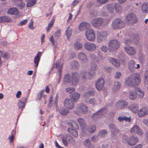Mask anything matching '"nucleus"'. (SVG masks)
I'll list each match as a JSON object with an SVG mask.
<instances>
[{"mask_svg":"<svg viewBox=\"0 0 148 148\" xmlns=\"http://www.w3.org/2000/svg\"><path fill=\"white\" fill-rule=\"evenodd\" d=\"M97 67V64L92 63L90 65L89 71L88 72H87L85 70H82L80 72V75L77 72L73 73L71 79L69 74H66L64 76L63 81L66 83L71 82L72 85H75L78 82L79 76L84 80L90 79L94 75Z\"/></svg>","mask_w":148,"mask_h":148,"instance_id":"nucleus-1","label":"nucleus"},{"mask_svg":"<svg viewBox=\"0 0 148 148\" xmlns=\"http://www.w3.org/2000/svg\"><path fill=\"white\" fill-rule=\"evenodd\" d=\"M141 81L140 75L134 73L129 76L125 80V84L129 87H134L138 86Z\"/></svg>","mask_w":148,"mask_h":148,"instance_id":"nucleus-2","label":"nucleus"},{"mask_svg":"<svg viewBox=\"0 0 148 148\" xmlns=\"http://www.w3.org/2000/svg\"><path fill=\"white\" fill-rule=\"evenodd\" d=\"M107 23L108 21L106 20L100 18H94L91 21L92 24L95 27L99 26H105Z\"/></svg>","mask_w":148,"mask_h":148,"instance_id":"nucleus-3","label":"nucleus"},{"mask_svg":"<svg viewBox=\"0 0 148 148\" xmlns=\"http://www.w3.org/2000/svg\"><path fill=\"white\" fill-rule=\"evenodd\" d=\"M125 24L124 22L119 18L114 20L112 24V27L114 29H120L124 27Z\"/></svg>","mask_w":148,"mask_h":148,"instance_id":"nucleus-4","label":"nucleus"},{"mask_svg":"<svg viewBox=\"0 0 148 148\" xmlns=\"http://www.w3.org/2000/svg\"><path fill=\"white\" fill-rule=\"evenodd\" d=\"M79 126L74 121H72V127H69L67 129L68 132L73 136L77 137L78 136V133L76 130L79 129Z\"/></svg>","mask_w":148,"mask_h":148,"instance_id":"nucleus-5","label":"nucleus"},{"mask_svg":"<svg viewBox=\"0 0 148 148\" xmlns=\"http://www.w3.org/2000/svg\"><path fill=\"white\" fill-rule=\"evenodd\" d=\"M119 46V42L116 40H112L109 43L108 50L110 51H114L117 49Z\"/></svg>","mask_w":148,"mask_h":148,"instance_id":"nucleus-6","label":"nucleus"},{"mask_svg":"<svg viewBox=\"0 0 148 148\" xmlns=\"http://www.w3.org/2000/svg\"><path fill=\"white\" fill-rule=\"evenodd\" d=\"M109 126L111 133V138L113 139H114L116 138V135L119 132V130L116 125L114 124H110Z\"/></svg>","mask_w":148,"mask_h":148,"instance_id":"nucleus-7","label":"nucleus"},{"mask_svg":"<svg viewBox=\"0 0 148 148\" xmlns=\"http://www.w3.org/2000/svg\"><path fill=\"white\" fill-rule=\"evenodd\" d=\"M85 36L86 39L90 41H94L95 39V35L94 31L91 28L87 29Z\"/></svg>","mask_w":148,"mask_h":148,"instance_id":"nucleus-8","label":"nucleus"},{"mask_svg":"<svg viewBox=\"0 0 148 148\" xmlns=\"http://www.w3.org/2000/svg\"><path fill=\"white\" fill-rule=\"evenodd\" d=\"M107 112L106 108H104L100 110L95 113L93 114L92 116V119L95 120L97 118H100L101 116L105 114Z\"/></svg>","mask_w":148,"mask_h":148,"instance_id":"nucleus-9","label":"nucleus"},{"mask_svg":"<svg viewBox=\"0 0 148 148\" xmlns=\"http://www.w3.org/2000/svg\"><path fill=\"white\" fill-rule=\"evenodd\" d=\"M84 47L86 51H91L96 49L97 46L94 43L87 42L84 44Z\"/></svg>","mask_w":148,"mask_h":148,"instance_id":"nucleus-10","label":"nucleus"},{"mask_svg":"<svg viewBox=\"0 0 148 148\" xmlns=\"http://www.w3.org/2000/svg\"><path fill=\"white\" fill-rule=\"evenodd\" d=\"M107 36V32L106 31H101L98 33L97 37V41L100 43L105 40Z\"/></svg>","mask_w":148,"mask_h":148,"instance_id":"nucleus-11","label":"nucleus"},{"mask_svg":"<svg viewBox=\"0 0 148 148\" xmlns=\"http://www.w3.org/2000/svg\"><path fill=\"white\" fill-rule=\"evenodd\" d=\"M126 20L129 21L128 22L130 23L133 24L137 21V19L135 15L133 13H131L128 14L126 18Z\"/></svg>","mask_w":148,"mask_h":148,"instance_id":"nucleus-12","label":"nucleus"},{"mask_svg":"<svg viewBox=\"0 0 148 148\" xmlns=\"http://www.w3.org/2000/svg\"><path fill=\"white\" fill-rule=\"evenodd\" d=\"M64 106L68 110L73 108L74 106L73 101L69 98L66 99L64 101Z\"/></svg>","mask_w":148,"mask_h":148,"instance_id":"nucleus-13","label":"nucleus"},{"mask_svg":"<svg viewBox=\"0 0 148 148\" xmlns=\"http://www.w3.org/2000/svg\"><path fill=\"white\" fill-rule=\"evenodd\" d=\"M77 109L80 112L84 114L88 111V107L84 104L80 103L77 106Z\"/></svg>","mask_w":148,"mask_h":148,"instance_id":"nucleus-14","label":"nucleus"},{"mask_svg":"<svg viewBox=\"0 0 148 148\" xmlns=\"http://www.w3.org/2000/svg\"><path fill=\"white\" fill-rule=\"evenodd\" d=\"M130 132L131 133L137 134L140 135H142L143 134L142 130L140 129L137 125L134 126L130 130Z\"/></svg>","mask_w":148,"mask_h":148,"instance_id":"nucleus-15","label":"nucleus"},{"mask_svg":"<svg viewBox=\"0 0 148 148\" xmlns=\"http://www.w3.org/2000/svg\"><path fill=\"white\" fill-rule=\"evenodd\" d=\"M78 57L79 60L82 62H86L88 61V59L86 54L83 52H80L79 53Z\"/></svg>","mask_w":148,"mask_h":148,"instance_id":"nucleus-16","label":"nucleus"},{"mask_svg":"<svg viewBox=\"0 0 148 148\" xmlns=\"http://www.w3.org/2000/svg\"><path fill=\"white\" fill-rule=\"evenodd\" d=\"M104 83V80L102 78L99 79L96 84V87L98 90H101L103 88Z\"/></svg>","mask_w":148,"mask_h":148,"instance_id":"nucleus-17","label":"nucleus"},{"mask_svg":"<svg viewBox=\"0 0 148 148\" xmlns=\"http://www.w3.org/2000/svg\"><path fill=\"white\" fill-rule=\"evenodd\" d=\"M124 49L127 53L130 55H133L136 52V49L132 47L127 46L124 48Z\"/></svg>","mask_w":148,"mask_h":148,"instance_id":"nucleus-18","label":"nucleus"},{"mask_svg":"<svg viewBox=\"0 0 148 148\" xmlns=\"http://www.w3.org/2000/svg\"><path fill=\"white\" fill-rule=\"evenodd\" d=\"M127 102L123 100L119 101L116 104V107L119 109H123L127 107Z\"/></svg>","mask_w":148,"mask_h":148,"instance_id":"nucleus-19","label":"nucleus"},{"mask_svg":"<svg viewBox=\"0 0 148 148\" xmlns=\"http://www.w3.org/2000/svg\"><path fill=\"white\" fill-rule=\"evenodd\" d=\"M148 114V108H143L140 109L138 111L139 116L142 117Z\"/></svg>","mask_w":148,"mask_h":148,"instance_id":"nucleus-20","label":"nucleus"},{"mask_svg":"<svg viewBox=\"0 0 148 148\" xmlns=\"http://www.w3.org/2000/svg\"><path fill=\"white\" fill-rule=\"evenodd\" d=\"M138 140V138L136 136H132L129 138L128 144L130 145H134L136 143Z\"/></svg>","mask_w":148,"mask_h":148,"instance_id":"nucleus-21","label":"nucleus"},{"mask_svg":"<svg viewBox=\"0 0 148 148\" xmlns=\"http://www.w3.org/2000/svg\"><path fill=\"white\" fill-rule=\"evenodd\" d=\"M41 56V52L40 51H39L38 53L36 56L35 57L34 61L35 64V66L36 68H37L38 66Z\"/></svg>","mask_w":148,"mask_h":148,"instance_id":"nucleus-22","label":"nucleus"},{"mask_svg":"<svg viewBox=\"0 0 148 148\" xmlns=\"http://www.w3.org/2000/svg\"><path fill=\"white\" fill-rule=\"evenodd\" d=\"M27 101V99L25 97H22L19 101L18 106L19 108L22 109V110L25 106V104Z\"/></svg>","mask_w":148,"mask_h":148,"instance_id":"nucleus-23","label":"nucleus"},{"mask_svg":"<svg viewBox=\"0 0 148 148\" xmlns=\"http://www.w3.org/2000/svg\"><path fill=\"white\" fill-rule=\"evenodd\" d=\"M132 41L136 44L138 43L140 41V38L138 34H133L130 36Z\"/></svg>","mask_w":148,"mask_h":148,"instance_id":"nucleus-24","label":"nucleus"},{"mask_svg":"<svg viewBox=\"0 0 148 148\" xmlns=\"http://www.w3.org/2000/svg\"><path fill=\"white\" fill-rule=\"evenodd\" d=\"M109 60V61L115 66L119 67L120 66V63L119 60L112 58H110Z\"/></svg>","mask_w":148,"mask_h":148,"instance_id":"nucleus-25","label":"nucleus"},{"mask_svg":"<svg viewBox=\"0 0 148 148\" xmlns=\"http://www.w3.org/2000/svg\"><path fill=\"white\" fill-rule=\"evenodd\" d=\"M134 91L136 95H138L140 98H142L144 96V92L143 90L138 88H136L134 89Z\"/></svg>","mask_w":148,"mask_h":148,"instance_id":"nucleus-26","label":"nucleus"},{"mask_svg":"<svg viewBox=\"0 0 148 148\" xmlns=\"http://www.w3.org/2000/svg\"><path fill=\"white\" fill-rule=\"evenodd\" d=\"M80 95L77 92H75L71 95L70 97L72 101L75 102L77 101L79 98Z\"/></svg>","mask_w":148,"mask_h":148,"instance_id":"nucleus-27","label":"nucleus"},{"mask_svg":"<svg viewBox=\"0 0 148 148\" xmlns=\"http://www.w3.org/2000/svg\"><path fill=\"white\" fill-rule=\"evenodd\" d=\"M90 25L86 22H83L81 23L79 26V29L80 31H83L86 29H88Z\"/></svg>","mask_w":148,"mask_h":148,"instance_id":"nucleus-28","label":"nucleus"},{"mask_svg":"<svg viewBox=\"0 0 148 148\" xmlns=\"http://www.w3.org/2000/svg\"><path fill=\"white\" fill-rule=\"evenodd\" d=\"M135 62L133 60H131L129 62L128 68L130 71L133 72L135 70Z\"/></svg>","mask_w":148,"mask_h":148,"instance_id":"nucleus-29","label":"nucleus"},{"mask_svg":"<svg viewBox=\"0 0 148 148\" xmlns=\"http://www.w3.org/2000/svg\"><path fill=\"white\" fill-rule=\"evenodd\" d=\"M77 121L82 127V132H84L85 131L84 128L85 127L86 125L84 119L82 118H79L78 119Z\"/></svg>","mask_w":148,"mask_h":148,"instance_id":"nucleus-30","label":"nucleus"},{"mask_svg":"<svg viewBox=\"0 0 148 148\" xmlns=\"http://www.w3.org/2000/svg\"><path fill=\"white\" fill-rule=\"evenodd\" d=\"M8 13L10 14L17 15L18 13V10L15 8L10 9L8 12Z\"/></svg>","mask_w":148,"mask_h":148,"instance_id":"nucleus-31","label":"nucleus"},{"mask_svg":"<svg viewBox=\"0 0 148 148\" xmlns=\"http://www.w3.org/2000/svg\"><path fill=\"white\" fill-rule=\"evenodd\" d=\"M53 66L54 67L56 68L59 71V80L60 81L61 77H60V72L62 71V65H60V64L59 63H57L54 64Z\"/></svg>","mask_w":148,"mask_h":148,"instance_id":"nucleus-32","label":"nucleus"},{"mask_svg":"<svg viewBox=\"0 0 148 148\" xmlns=\"http://www.w3.org/2000/svg\"><path fill=\"white\" fill-rule=\"evenodd\" d=\"M121 84L119 82H114L113 88V90L115 91H117L121 88Z\"/></svg>","mask_w":148,"mask_h":148,"instance_id":"nucleus-33","label":"nucleus"},{"mask_svg":"<svg viewBox=\"0 0 148 148\" xmlns=\"http://www.w3.org/2000/svg\"><path fill=\"white\" fill-rule=\"evenodd\" d=\"M114 7L115 11L117 13H120L122 12V7L119 3H115L114 5Z\"/></svg>","mask_w":148,"mask_h":148,"instance_id":"nucleus-34","label":"nucleus"},{"mask_svg":"<svg viewBox=\"0 0 148 148\" xmlns=\"http://www.w3.org/2000/svg\"><path fill=\"white\" fill-rule=\"evenodd\" d=\"M11 21V19L7 16H5L0 17V22H9Z\"/></svg>","mask_w":148,"mask_h":148,"instance_id":"nucleus-35","label":"nucleus"},{"mask_svg":"<svg viewBox=\"0 0 148 148\" xmlns=\"http://www.w3.org/2000/svg\"><path fill=\"white\" fill-rule=\"evenodd\" d=\"M141 9L144 13H148V3L143 4L141 6Z\"/></svg>","mask_w":148,"mask_h":148,"instance_id":"nucleus-36","label":"nucleus"},{"mask_svg":"<svg viewBox=\"0 0 148 148\" xmlns=\"http://www.w3.org/2000/svg\"><path fill=\"white\" fill-rule=\"evenodd\" d=\"M107 9L108 12H113L114 11V5L112 4H108L107 6Z\"/></svg>","mask_w":148,"mask_h":148,"instance_id":"nucleus-37","label":"nucleus"},{"mask_svg":"<svg viewBox=\"0 0 148 148\" xmlns=\"http://www.w3.org/2000/svg\"><path fill=\"white\" fill-rule=\"evenodd\" d=\"M72 29L70 27H68L66 31V35L67 36V38L69 40L70 36L72 34Z\"/></svg>","mask_w":148,"mask_h":148,"instance_id":"nucleus-38","label":"nucleus"},{"mask_svg":"<svg viewBox=\"0 0 148 148\" xmlns=\"http://www.w3.org/2000/svg\"><path fill=\"white\" fill-rule=\"evenodd\" d=\"M129 108L131 111L134 113L137 112L138 108L136 105H132Z\"/></svg>","mask_w":148,"mask_h":148,"instance_id":"nucleus-39","label":"nucleus"},{"mask_svg":"<svg viewBox=\"0 0 148 148\" xmlns=\"http://www.w3.org/2000/svg\"><path fill=\"white\" fill-rule=\"evenodd\" d=\"M84 146L88 148H90L91 146V141L90 139H87L83 142Z\"/></svg>","mask_w":148,"mask_h":148,"instance_id":"nucleus-40","label":"nucleus"},{"mask_svg":"<svg viewBox=\"0 0 148 148\" xmlns=\"http://www.w3.org/2000/svg\"><path fill=\"white\" fill-rule=\"evenodd\" d=\"M74 47L76 49L80 50L82 48L83 45L82 44L78 42H76L74 43Z\"/></svg>","mask_w":148,"mask_h":148,"instance_id":"nucleus-41","label":"nucleus"},{"mask_svg":"<svg viewBox=\"0 0 148 148\" xmlns=\"http://www.w3.org/2000/svg\"><path fill=\"white\" fill-rule=\"evenodd\" d=\"M107 133V132L106 130H101L99 132L98 135L99 138L103 137Z\"/></svg>","mask_w":148,"mask_h":148,"instance_id":"nucleus-42","label":"nucleus"},{"mask_svg":"<svg viewBox=\"0 0 148 148\" xmlns=\"http://www.w3.org/2000/svg\"><path fill=\"white\" fill-rule=\"evenodd\" d=\"M95 92L94 90H92L86 92L84 94V95L85 97L88 98L91 96H92Z\"/></svg>","mask_w":148,"mask_h":148,"instance_id":"nucleus-43","label":"nucleus"},{"mask_svg":"<svg viewBox=\"0 0 148 148\" xmlns=\"http://www.w3.org/2000/svg\"><path fill=\"white\" fill-rule=\"evenodd\" d=\"M36 0H29L27 3V7H30L34 6L36 3Z\"/></svg>","mask_w":148,"mask_h":148,"instance_id":"nucleus-44","label":"nucleus"},{"mask_svg":"<svg viewBox=\"0 0 148 148\" xmlns=\"http://www.w3.org/2000/svg\"><path fill=\"white\" fill-rule=\"evenodd\" d=\"M136 93H134L132 91H131L129 92V97L130 99L134 100L136 97Z\"/></svg>","mask_w":148,"mask_h":148,"instance_id":"nucleus-45","label":"nucleus"},{"mask_svg":"<svg viewBox=\"0 0 148 148\" xmlns=\"http://www.w3.org/2000/svg\"><path fill=\"white\" fill-rule=\"evenodd\" d=\"M59 111L60 113L63 115H66L69 112L68 110H65L63 108H61Z\"/></svg>","mask_w":148,"mask_h":148,"instance_id":"nucleus-46","label":"nucleus"},{"mask_svg":"<svg viewBox=\"0 0 148 148\" xmlns=\"http://www.w3.org/2000/svg\"><path fill=\"white\" fill-rule=\"evenodd\" d=\"M67 135L64 136L62 138V142L65 146H67L68 145V141L69 140L67 139Z\"/></svg>","mask_w":148,"mask_h":148,"instance_id":"nucleus-47","label":"nucleus"},{"mask_svg":"<svg viewBox=\"0 0 148 148\" xmlns=\"http://www.w3.org/2000/svg\"><path fill=\"white\" fill-rule=\"evenodd\" d=\"M44 92V90H41L37 94L36 100L38 101H40L41 100L42 95Z\"/></svg>","mask_w":148,"mask_h":148,"instance_id":"nucleus-48","label":"nucleus"},{"mask_svg":"<svg viewBox=\"0 0 148 148\" xmlns=\"http://www.w3.org/2000/svg\"><path fill=\"white\" fill-rule=\"evenodd\" d=\"M96 127L94 125L91 126L88 128V131L90 133H92L95 130Z\"/></svg>","mask_w":148,"mask_h":148,"instance_id":"nucleus-49","label":"nucleus"},{"mask_svg":"<svg viewBox=\"0 0 148 148\" xmlns=\"http://www.w3.org/2000/svg\"><path fill=\"white\" fill-rule=\"evenodd\" d=\"M67 139L69 140V141L72 144H74L75 143V140L72 136L69 135H67Z\"/></svg>","mask_w":148,"mask_h":148,"instance_id":"nucleus-50","label":"nucleus"},{"mask_svg":"<svg viewBox=\"0 0 148 148\" xmlns=\"http://www.w3.org/2000/svg\"><path fill=\"white\" fill-rule=\"evenodd\" d=\"M0 55H1L2 57L5 59H8L9 57V53H8L4 52L1 51Z\"/></svg>","mask_w":148,"mask_h":148,"instance_id":"nucleus-51","label":"nucleus"},{"mask_svg":"<svg viewBox=\"0 0 148 148\" xmlns=\"http://www.w3.org/2000/svg\"><path fill=\"white\" fill-rule=\"evenodd\" d=\"M96 100L95 98H91L88 100L87 103L94 106L96 104Z\"/></svg>","mask_w":148,"mask_h":148,"instance_id":"nucleus-52","label":"nucleus"},{"mask_svg":"<svg viewBox=\"0 0 148 148\" xmlns=\"http://www.w3.org/2000/svg\"><path fill=\"white\" fill-rule=\"evenodd\" d=\"M71 65L73 67L75 68L76 69L78 68L79 66L78 62L76 61H73L71 63Z\"/></svg>","mask_w":148,"mask_h":148,"instance_id":"nucleus-53","label":"nucleus"},{"mask_svg":"<svg viewBox=\"0 0 148 148\" xmlns=\"http://www.w3.org/2000/svg\"><path fill=\"white\" fill-rule=\"evenodd\" d=\"M54 19H52V20L49 23L48 25V26L47 29V31L49 32L51 28L53 26V25L54 21Z\"/></svg>","mask_w":148,"mask_h":148,"instance_id":"nucleus-54","label":"nucleus"},{"mask_svg":"<svg viewBox=\"0 0 148 148\" xmlns=\"http://www.w3.org/2000/svg\"><path fill=\"white\" fill-rule=\"evenodd\" d=\"M129 138L127 135H123L122 136V141L123 143H127L128 144Z\"/></svg>","mask_w":148,"mask_h":148,"instance_id":"nucleus-55","label":"nucleus"},{"mask_svg":"<svg viewBox=\"0 0 148 148\" xmlns=\"http://www.w3.org/2000/svg\"><path fill=\"white\" fill-rule=\"evenodd\" d=\"M144 77V81L148 85V70H146L145 71Z\"/></svg>","mask_w":148,"mask_h":148,"instance_id":"nucleus-56","label":"nucleus"},{"mask_svg":"<svg viewBox=\"0 0 148 148\" xmlns=\"http://www.w3.org/2000/svg\"><path fill=\"white\" fill-rule=\"evenodd\" d=\"M132 42V39L129 38H126L123 41L124 43L126 45H129Z\"/></svg>","mask_w":148,"mask_h":148,"instance_id":"nucleus-57","label":"nucleus"},{"mask_svg":"<svg viewBox=\"0 0 148 148\" xmlns=\"http://www.w3.org/2000/svg\"><path fill=\"white\" fill-rule=\"evenodd\" d=\"M66 92L69 93H71L75 90V89L73 87H69L66 89Z\"/></svg>","mask_w":148,"mask_h":148,"instance_id":"nucleus-58","label":"nucleus"},{"mask_svg":"<svg viewBox=\"0 0 148 148\" xmlns=\"http://www.w3.org/2000/svg\"><path fill=\"white\" fill-rule=\"evenodd\" d=\"M20 9H21L25 6V3L23 2H21L19 3H17L16 5Z\"/></svg>","mask_w":148,"mask_h":148,"instance_id":"nucleus-59","label":"nucleus"},{"mask_svg":"<svg viewBox=\"0 0 148 148\" xmlns=\"http://www.w3.org/2000/svg\"><path fill=\"white\" fill-rule=\"evenodd\" d=\"M61 32V30L60 29H59L54 34V36L57 37H59L60 35Z\"/></svg>","mask_w":148,"mask_h":148,"instance_id":"nucleus-60","label":"nucleus"},{"mask_svg":"<svg viewBox=\"0 0 148 148\" xmlns=\"http://www.w3.org/2000/svg\"><path fill=\"white\" fill-rule=\"evenodd\" d=\"M99 138L98 135H95L92 137L91 138V140L92 141L94 142H96Z\"/></svg>","mask_w":148,"mask_h":148,"instance_id":"nucleus-61","label":"nucleus"},{"mask_svg":"<svg viewBox=\"0 0 148 148\" xmlns=\"http://www.w3.org/2000/svg\"><path fill=\"white\" fill-rule=\"evenodd\" d=\"M121 76V73L120 72H116L115 75V78L116 79L120 78Z\"/></svg>","mask_w":148,"mask_h":148,"instance_id":"nucleus-62","label":"nucleus"},{"mask_svg":"<svg viewBox=\"0 0 148 148\" xmlns=\"http://www.w3.org/2000/svg\"><path fill=\"white\" fill-rule=\"evenodd\" d=\"M28 22V20L27 19H25L23 21H20L18 24V25L19 26H22L23 25H25Z\"/></svg>","mask_w":148,"mask_h":148,"instance_id":"nucleus-63","label":"nucleus"},{"mask_svg":"<svg viewBox=\"0 0 148 148\" xmlns=\"http://www.w3.org/2000/svg\"><path fill=\"white\" fill-rule=\"evenodd\" d=\"M33 21L32 19H31L30 20V22L29 23V28L31 29H34V28L33 27Z\"/></svg>","mask_w":148,"mask_h":148,"instance_id":"nucleus-64","label":"nucleus"}]
</instances>
